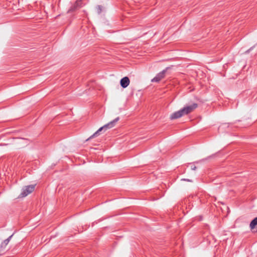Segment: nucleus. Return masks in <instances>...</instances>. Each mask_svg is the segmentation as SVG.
Returning <instances> with one entry per match:
<instances>
[{
  "label": "nucleus",
  "instance_id": "nucleus-5",
  "mask_svg": "<svg viewBox=\"0 0 257 257\" xmlns=\"http://www.w3.org/2000/svg\"><path fill=\"white\" fill-rule=\"evenodd\" d=\"M168 69V67L166 68L165 69L163 70V71L157 74V75L152 79L151 81L153 82H160L161 80H162L163 78L165 77Z\"/></svg>",
  "mask_w": 257,
  "mask_h": 257
},
{
  "label": "nucleus",
  "instance_id": "nucleus-7",
  "mask_svg": "<svg viewBox=\"0 0 257 257\" xmlns=\"http://www.w3.org/2000/svg\"><path fill=\"white\" fill-rule=\"evenodd\" d=\"M198 107V104L196 103H193L190 105L185 106L186 112L188 114L193 111Z\"/></svg>",
  "mask_w": 257,
  "mask_h": 257
},
{
  "label": "nucleus",
  "instance_id": "nucleus-9",
  "mask_svg": "<svg viewBox=\"0 0 257 257\" xmlns=\"http://www.w3.org/2000/svg\"><path fill=\"white\" fill-rule=\"evenodd\" d=\"M257 225V217L254 218L250 223L249 227L251 229H253Z\"/></svg>",
  "mask_w": 257,
  "mask_h": 257
},
{
  "label": "nucleus",
  "instance_id": "nucleus-6",
  "mask_svg": "<svg viewBox=\"0 0 257 257\" xmlns=\"http://www.w3.org/2000/svg\"><path fill=\"white\" fill-rule=\"evenodd\" d=\"M130 83V79L127 76L123 77L120 81V86L123 88L127 87L129 85Z\"/></svg>",
  "mask_w": 257,
  "mask_h": 257
},
{
  "label": "nucleus",
  "instance_id": "nucleus-3",
  "mask_svg": "<svg viewBox=\"0 0 257 257\" xmlns=\"http://www.w3.org/2000/svg\"><path fill=\"white\" fill-rule=\"evenodd\" d=\"M188 114L186 112V108L185 107L181 108L178 111H175L170 116L171 119H175L179 118L183 115Z\"/></svg>",
  "mask_w": 257,
  "mask_h": 257
},
{
  "label": "nucleus",
  "instance_id": "nucleus-2",
  "mask_svg": "<svg viewBox=\"0 0 257 257\" xmlns=\"http://www.w3.org/2000/svg\"><path fill=\"white\" fill-rule=\"evenodd\" d=\"M35 188V185H30L25 186L23 188L22 191L19 195V197L23 198L27 196L34 190Z\"/></svg>",
  "mask_w": 257,
  "mask_h": 257
},
{
  "label": "nucleus",
  "instance_id": "nucleus-12",
  "mask_svg": "<svg viewBox=\"0 0 257 257\" xmlns=\"http://www.w3.org/2000/svg\"><path fill=\"white\" fill-rule=\"evenodd\" d=\"M182 180L186 181H188V182H192V181L191 180L186 179H182Z\"/></svg>",
  "mask_w": 257,
  "mask_h": 257
},
{
  "label": "nucleus",
  "instance_id": "nucleus-10",
  "mask_svg": "<svg viewBox=\"0 0 257 257\" xmlns=\"http://www.w3.org/2000/svg\"><path fill=\"white\" fill-rule=\"evenodd\" d=\"M97 12L98 14H101L103 10V7L100 5H98L96 7Z\"/></svg>",
  "mask_w": 257,
  "mask_h": 257
},
{
  "label": "nucleus",
  "instance_id": "nucleus-1",
  "mask_svg": "<svg viewBox=\"0 0 257 257\" xmlns=\"http://www.w3.org/2000/svg\"><path fill=\"white\" fill-rule=\"evenodd\" d=\"M119 119V117H117L113 120L108 123L107 124H105L103 126L100 127L95 133H94L88 139H87V141L93 138L94 137L97 136L98 135L99 133L102 131V130H106L108 128H110L113 127Z\"/></svg>",
  "mask_w": 257,
  "mask_h": 257
},
{
  "label": "nucleus",
  "instance_id": "nucleus-4",
  "mask_svg": "<svg viewBox=\"0 0 257 257\" xmlns=\"http://www.w3.org/2000/svg\"><path fill=\"white\" fill-rule=\"evenodd\" d=\"M83 6V4L82 0H76L75 3L68 10L67 13H70L75 12L82 8Z\"/></svg>",
  "mask_w": 257,
  "mask_h": 257
},
{
  "label": "nucleus",
  "instance_id": "nucleus-8",
  "mask_svg": "<svg viewBox=\"0 0 257 257\" xmlns=\"http://www.w3.org/2000/svg\"><path fill=\"white\" fill-rule=\"evenodd\" d=\"M12 235L9 236L7 239H5L1 244V248H5L7 244L9 243L11 237H12Z\"/></svg>",
  "mask_w": 257,
  "mask_h": 257
},
{
  "label": "nucleus",
  "instance_id": "nucleus-11",
  "mask_svg": "<svg viewBox=\"0 0 257 257\" xmlns=\"http://www.w3.org/2000/svg\"><path fill=\"white\" fill-rule=\"evenodd\" d=\"M191 169L192 170H195L196 169V167L195 165H191Z\"/></svg>",
  "mask_w": 257,
  "mask_h": 257
}]
</instances>
